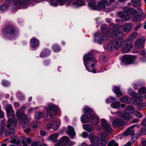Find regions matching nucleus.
<instances>
[{
  "label": "nucleus",
  "mask_w": 146,
  "mask_h": 146,
  "mask_svg": "<svg viewBox=\"0 0 146 146\" xmlns=\"http://www.w3.org/2000/svg\"><path fill=\"white\" fill-rule=\"evenodd\" d=\"M84 112L88 115H90V121L94 125H97L99 122V117L94 113L93 111L89 108L85 106L83 109Z\"/></svg>",
  "instance_id": "39448f33"
},
{
  "label": "nucleus",
  "mask_w": 146,
  "mask_h": 146,
  "mask_svg": "<svg viewBox=\"0 0 146 146\" xmlns=\"http://www.w3.org/2000/svg\"><path fill=\"white\" fill-rule=\"evenodd\" d=\"M52 48L55 52H58L61 50L60 48L57 44H54L52 46Z\"/></svg>",
  "instance_id": "79ce46f5"
},
{
  "label": "nucleus",
  "mask_w": 146,
  "mask_h": 146,
  "mask_svg": "<svg viewBox=\"0 0 146 146\" xmlns=\"http://www.w3.org/2000/svg\"><path fill=\"white\" fill-rule=\"evenodd\" d=\"M33 0H7L6 4L13 11L20 9L27 8L28 2Z\"/></svg>",
  "instance_id": "f03ea898"
},
{
  "label": "nucleus",
  "mask_w": 146,
  "mask_h": 146,
  "mask_svg": "<svg viewBox=\"0 0 146 146\" xmlns=\"http://www.w3.org/2000/svg\"><path fill=\"white\" fill-rule=\"evenodd\" d=\"M2 84L4 87L8 86L10 85L9 83H2Z\"/></svg>",
  "instance_id": "680f3d73"
},
{
  "label": "nucleus",
  "mask_w": 146,
  "mask_h": 146,
  "mask_svg": "<svg viewBox=\"0 0 146 146\" xmlns=\"http://www.w3.org/2000/svg\"><path fill=\"white\" fill-rule=\"evenodd\" d=\"M83 128L84 130L89 132H92L94 129V127L90 124L83 125Z\"/></svg>",
  "instance_id": "c756f323"
},
{
  "label": "nucleus",
  "mask_w": 146,
  "mask_h": 146,
  "mask_svg": "<svg viewBox=\"0 0 146 146\" xmlns=\"http://www.w3.org/2000/svg\"><path fill=\"white\" fill-rule=\"evenodd\" d=\"M8 6L7 4H4L0 6V11H5L8 7Z\"/></svg>",
  "instance_id": "37998d69"
},
{
  "label": "nucleus",
  "mask_w": 146,
  "mask_h": 146,
  "mask_svg": "<svg viewBox=\"0 0 146 146\" xmlns=\"http://www.w3.org/2000/svg\"><path fill=\"white\" fill-rule=\"evenodd\" d=\"M101 124L104 129L109 132L112 131L111 128L110 126L109 123L103 119H101Z\"/></svg>",
  "instance_id": "f3484780"
},
{
  "label": "nucleus",
  "mask_w": 146,
  "mask_h": 146,
  "mask_svg": "<svg viewBox=\"0 0 146 146\" xmlns=\"http://www.w3.org/2000/svg\"><path fill=\"white\" fill-rule=\"evenodd\" d=\"M142 19L141 16L140 15H137L134 16L132 19V21L133 22H137Z\"/></svg>",
  "instance_id": "f704fd0d"
},
{
  "label": "nucleus",
  "mask_w": 146,
  "mask_h": 146,
  "mask_svg": "<svg viewBox=\"0 0 146 146\" xmlns=\"http://www.w3.org/2000/svg\"><path fill=\"white\" fill-rule=\"evenodd\" d=\"M113 91L115 93L118 97L122 95L119 88L116 86L113 87Z\"/></svg>",
  "instance_id": "2f4dec72"
},
{
  "label": "nucleus",
  "mask_w": 146,
  "mask_h": 146,
  "mask_svg": "<svg viewBox=\"0 0 146 146\" xmlns=\"http://www.w3.org/2000/svg\"><path fill=\"white\" fill-rule=\"evenodd\" d=\"M31 129L29 128H28L24 130V132L27 133H28L31 132Z\"/></svg>",
  "instance_id": "0e129e2a"
},
{
  "label": "nucleus",
  "mask_w": 146,
  "mask_h": 146,
  "mask_svg": "<svg viewBox=\"0 0 146 146\" xmlns=\"http://www.w3.org/2000/svg\"><path fill=\"white\" fill-rule=\"evenodd\" d=\"M141 132L143 134H146V127L145 128H142L141 129Z\"/></svg>",
  "instance_id": "6e6d98bb"
},
{
  "label": "nucleus",
  "mask_w": 146,
  "mask_h": 146,
  "mask_svg": "<svg viewBox=\"0 0 146 146\" xmlns=\"http://www.w3.org/2000/svg\"><path fill=\"white\" fill-rule=\"evenodd\" d=\"M141 124L144 126L146 125V118L142 121Z\"/></svg>",
  "instance_id": "bf43d9fd"
},
{
  "label": "nucleus",
  "mask_w": 146,
  "mask_h": 146,
  "mask_svg": "<svg viewBox=\"0 0 146 146\" xmlns=\"http://www.w3.org/2000/svg\"><path fill=\"white\" fill-rule=\"evenodd\" d=\"M17 121L15 119H9L7 122L6 127L1 126L0 128L1 131L4 132L6 136H9L14 134L15 130L13 128H11L13 126L16 125Z\"/></svg>",
  "instance_id": "20e7f679"
},
{
  "label": "nucleus",
  "mask_w": 146,
  "mask_h": 146,
  "mask_svg": "<svg viewBox=\"0 0 146 146\" xmlns=\"http://www.w3.org/2000/svg\"><path fill=\"white\" fill-rule=\"evenodd\" d=\"M136 58L135 56L124 55L123 56L122 60L125 64H129L132 63Z\"/></svg>",
  "instance_id": "2eb2a0df"
},
{
  "label": "nucleus",
  "mask_w": 146,
  "mask_h": 146,
  "mask_svg": "<svg viewBox=\"0 0 146 146\" xmlns=\"http://www.w3.org/2000/svg\"><path fill=\"white\" fill-rule=\"evenodd\" d=\"M120 106V103L118 101L112 103L111 105V107L114 108L118 109Z\"/></svg>",
  "instance_id": "c9c22d12"
},
{
  "label": "nucleus",
  "mask_w": 146,
  "mask_h": 146,
  "mask_svg": "<svg viewBox=\"0 0 146 146\" xmlns=\"http://www.w3.org/2000/svg\"><path fill=\"white\" fill-rule=\"evenodd\" d=\"M137 33L136 32L132 33L129 37L130 40H133L137 37Z\"/></svg>",
  "instance_id": "c03bdc74"
},
{
  "label": "nucleus",
  "mask_w": 146,
  "mask_h": 146,
  "mask_svg": "<svg viewBox=\"0 0 146 146\" xmlns=\"http://www.w3.org/2000/svg\"><path fill=\"white\" fill-rule=\"evenodd\" d=\"M114 144V141L112 140L111 141L108 145V146H113Z\"/></svg>",
  "instance_id": "5fc2aeb1"
},
{
  "label": "nucleus",
  "mask_w": 146,
  "mask_h": 146,
  "mask_svg": "<svg viewBox=\"0 0 146 146\" xmlns=\"http://www.w3.org/2000/svg\"><path fill=\"white\" fill-rule=\"evenodd\" d=\"M128 98L127 97H125L121 99V102H124L126 103H128Z\"/></svg>",
  "instance_id": "8fccbe9b"
},
{
  "label": "nucleus",
  "mask_w": 146,
  "mask_h": 146,
  "mask_svg": "<svg viewBox=\"0 0 146 146\" xmlns=\"http://www.w3.org/2000/svg\"><path fill=\"white\" fill-rule=\"evenodd\" d=\"M135 110L134 107L129 106L125 108L124 113L121 115V117L124 120H129L130 118V114L134 113Z\"/></svg>",
  "instance_id": "9b49d317"
},
{
  "label": "nucleus",
  "mask_w": 146,
  "mask_h": 146,
  "mask_svg": "<svg viewBox=\"0 0 146 146\" xmlns=\"http://www.w3.org/2000/svg\"><path fill=\"white\" fill-rule=\"evenodd\" d=\"M59 110V108L55 105L52 104H49L46 110L47 115H49L51 118L54 117L55 115V113Z\"/></svg>",
  "instance_id": "f8f14e48"
},
{
  "label": "nucleus",
  "mask_w": 146,
  "mask_h": 146,
  "mask_svg": "<svg viewBox=\"0 0 146 146\" xmlns=\"http://www.w3.org/2000/svg\"><path fill=\"white\" fill-rule=\"evenodd\" d=\"M46 145L44 143H41L39 142H33L31 144L32 146H46Z\"/></svg>",
  "instance_id": "a19ab883"
},
{
  "label": "nucleus",
  "mask_w": 146,
  "mask_h": 146,
  "mask_svg": "<svg viewBox=\"0 0 146 146\" xmlns=\"http://www.w3.org/2000/svg\"><path fill=\"white\" fill-rule=\"evenodd\" d=\"M133 6L134 7L139 6L141 5L140 0H131Z\"/></svg>",
  "instance_id": "e433bc0d"
},
{
  "label": "nucleus",
  "mask_w": 146,
  "mask_h": 146,
  "mask_svg": "<svg viewBox=\"0 0 146 146\" xmlns=\"http://www.w3.org/2000/svg\"><path fill=\"white\" fill-rule=\"evenodd\" d=\"M17 96L21 100H23L24 98V96L22 95L21 93L20 92H18Z\"/></svg>",
  "instance_id": "3c124183"
},
{
  "label": "nucleus",
  "mask_w": 146,
  "mask_h": 146,
  "mask_svg": "<svg viewBox=\"0 0 146 146\" xmlns=\"http://www.w3.org/2000/svg\"><path fill=\"white\" fill-rule=\"evenodd\" d=\"M89 138L92 145H97L100 143H99V139L98 137L96 136L93 134L90 135L89 137Z\"/></svg>",
  "instance_id": "a211bd4d"
},
{
  "label": "nucleus",
  "mask_w": 146,
  "mask_h": 146,
  "mask_svg": "<svg viewBox=\"0 0 146 146\" xmlns=\"http://www.w3.org/2000/svg\"><path fill=\"white\" fill-rule=\"evenodd\" d=\"M135 125H133L128 128L126 132L124 133L123 135L124 136H127L128 135H133L134 133V131L132 129L135 127Z\"/></svg>",
  "instance_id": "393cba45"
},
{
  "label": "nucleus",
  "mask_w": 146,
  "mask_h": 146,
  "mask_svg": "<svg viewBox=\"0 0 146 146\" xmlns=\"http://www.w3.org/2000/svg\"><path fill=\"white\" fill-rule=\"evenodd\" d=\"M119 16L121 18L123 21L129 20L131 18V17L128 15H125V13L122 11H120L118 13Z\"/></svg>",
  "instance_id": "5701e85b"
},
{
  "label": "nucleus",
  "mask_w": 146,
  "mask_h": 146,
  "mask_svg": "<svg viewBox=\"0 0 146 146\" xmlns=\"http://www.w3.org/2000/svg\"><path fill=\"white\" fill-rule=\"evenodd\" d=\"M132 40L130 39L127 38L122 42L121 48L122 49V52L125 53L129 52L133 47V45L131 43Z\"/></svg>",
  "instance_id": "9d476101"
},
{
  "label": "nucleus",
  "mask_w": 146,
  "mask_h": 146,
  "mask_svg": "<svg viewBox=\"0 0 146 146\" xmlns=\"http://www.w3.org/2000/svg\"><path fill=\"white\" fill-rule=\"evenodd\" d=\"M138 95L136 97L134 96V98H135V100H137L138 101L141 102L143 101V98L142 96H139L138 97Z\"/></svg>",
  "instance_id": "de8ad7c7"
},
{
  "label": "nucleus",
  "mask_w": 146,
  "mask_h": 146,
  "mask_svg": "<svg viewBox=\"0 0 146 146\" xmlns=\"http://www.w3.org/2000/svg\"><path fill=\"white\" fill-rule=\"evenodd\" d=\"M5 109L8 115H10V114H11L13 116L15 115L13 114L14 111L11 105L8 104L7 105L5 106Z\"/></svg>",
  "instance_id": "a878e982"
},
{
  "label": "nucleus",
  "mask_w": 146,
  "mask_h": 146,
  "mask_svg": "<svg viewBox=\"0 0 146 146\" xmlns=\"http://www.w3.org/2000/svg\"><path fill=\"white\" fill-rule=\"evenodd\" d=\"M121 119H117L114 120L112 122V124L115 127L120 126L123 125V121L124 120L122 118Z\"/></svg>",
  "instance_id": "b1692460"
},
{
  "label": "nucleus",
  "mask_w": 146,
  "mask_h": 146,
  "mask_svg": "<svg viewBox=\"0 0 146 146\" xmlns=\"http://www.w3.org/2000/svg\"><path fill=\"white\" fill-rule=\"evenodd\" d=\"M30 44L31 47H36L39 44V40L36 37H33L31 40Z\"/></svg>",
  "instance_id": "bb28decb"
},
{
  "label": "nucleus",
  "mask_w": 146,
  "mask_h": 146,
  "mask_svg": "<svg viewBox=\"0 0 146 146\" xmlns=\"http://www.w3.org/2000/svg\"><path fill=\"white\" fill-rule=\"evenodd\" d=\"M132 103L135 105H137V106L139 108L144 107L146 106V103H145L141 102L138 101L137 100H132Z\"/></svg>",
  "instance_id": "c85d7f7f"
},
{
  "label": "nucleus",
  "mask_w": 146,
  "mask_h": 146,
  "mask_svg": "<svg viewBox=\"0 0 146 146\" xmlns=\"http://www.w3.org/2000/svg\"><path fill=\"white\" fill-rule=\"evenodd\" d=\"M142 144L143 146H146V140H144L142 141Z\"/></svg>",
  "instance_id": "69168bd1"
},
{
  "label": "nucleus",
  "mask_w": 146,
  "mask_h": 146,
  "mask_svg": "<svg viewBox=\"0 0 146 146\" xmlns=\"http://www.w3.org/2000/svg\"><path fill=\"white\" fill-rule=\"evenodd\" d=\"M137 14V13H142V10L140 8H138L137 9V10H136Z\"/></svg>",
  "instance_id": "e2e57ef3"
},
{
  "label": "nucleus",
  "mask_w": 146,
  "mask_h": 146,
  "mask_svg": "<svg viewBox=\"0 0 146 146\" xmlns=\"http://www.w3.org/2000/svg\"><path fill=\"white\" fill-rule=\"evenodd\" d=\"M132 25L130 23H126L123 26L122 30L124 32L127 33L130 31Z\"/></svg>",
  "instance_id": "cd10ccee"
},
{
  "label": "nucleus",
  "mask_w": 146,
  "mask_h": 146,
  "mask_svg": "<svg viewBox=\"0 0 146 146\" xmlns=\"http://www.w3.org/2000/svg\"><path fill=\"white\" fill-rule=\"evenodd\" d=\"M128 91L129 94L132 96L133 98L134 96H135L136 97L138 96V94L137 93H135L133 91L132 88H129L128 90Z\"/></svg>",
  "instance_id": "4c0bfd02"
},
{
  "label": "nucleus",
  "mask_w": 146,
  "mask_h": 146,
  "mask_svg": "<svg viewBox=\"0 0 146 146\" xmlns=\"http://www.w3.org/2000/svg\"><path fill=\"white\" fill-rule=\"evenodd\" d=\"M43 115V112H36L35 113V116L36 119L38 120L41 117H42Z\"/></svg>",
  "instance_id": "58836bf2"
},
{
  "label": "nucleus",
  "mask_w": 146,
  "mask_h": 146,
  "mask_svg": "<svg viewBox=\"0 0 146 146\" xmlns=\"http://www.w3.org/2000/svg\"><path fill=\"white\" fill-rule=\"evenodd\" d=\"M72 3V5L74 7H78L85 5V3L83 0H70Z\"/></svg>",
  "instance_id": "6ab92c4d"
},
{
  "label": "nucleus",
  "mask_w": 146,
  "mask_h": 146,
  "mask_svg": "<svg viewBox=\"0 0 146 146\" xmlns=\"http://www.w3.org/2000/svg\"><path fill=\"white\" fill-rule=\"evenodd\" d=\"M50 51L48 49L44 50L40 54V56L41 57H45L50 54Z\"/></svg>",
  "instance_id": "72a5a7b5"
},
{
  "label": "nucleus",
  "mask_w": 146,
  "mask_h": 146,
  "mask_svg": "<svg viewBox=\"0 0 146 146\" xmlns=\"http://www.w3.org/2000/svg\"><path fill=\"white\" fill-rule=\"evenodd\" d=\"M145 39L144 38H138L135 42V46L137 48H141L143 47V45Z\"/></svg>",
  "instance_id": "412c9836"
},
{
  "label": "nucleus",
  "mask_w": 146,
  "mask_h": 146,
  "mask_svg": "<svg viewBox=\"0 0 146 146\" xmlns=\"http://www.w3.org/2000/svg\"><path fill=\"white\" fill-rule=\"evenodd\" d=\"M60 124V121L59 119H57L54 120L52 124L48 123L46 125V129L49 130L52 128L54 131H56L58 129Z\"/></svg>",
  "instance_id": "4468645a"
},
{
  "label": "nucleus",
  "mask_w": 146,
  "mask_h": 146,
  "mask_svg": "<svg viewBox=\"0 0 146 146\" xmlns=\"http://www.w3.org/2000/svg\"><path fill=\"white\" fill-rule=\"evenodd\" d=\"M14 105L15 107L17 108L19 106V103L17 102H15L14 103Z\"/></svg>",
  "instance_id": "052dcab7"
},
{
  "label": "nucleus",
  "mask_w": 146,
  "mask_h": 146,
  "mask_svg": "<svg viewBox=\"0 0 146 146\" xmlns=\"http://www.w3.org/2000/svg\"><path fill=\"white\" fill-rule=\"evenodd\" d=\"M138 93L141 95L144 94L146 93V89L145 87L142 86L138 90Z\"/></svg>",
  "instance_id": "ea45409f"
},
{
  "label": "nucleus",
  "mask_w": 146,
  "mask_h": 146,
  "mask_svg": "<svg viewBox=\"0 0 146 146\" xmlns=\"http://www.w3.org/2000/svg\"><path fill=\"white\" fill-rule=\"evenodd\" d=\"M134 114L139 117H142L143 115L139 111L135 110Z\"/></svg>",
  "instance_id": "a18cd8bd"
},
{
  "label": "nucleus",
  "mask_w": 146,
  "mask_h": 146,
  "mask_svg": "<svg viewBox=\"0 0 146 146\" xmlns=\"http://www.w3.org/2000/svg\"><path fill=\"white\" fill-rule=\"evenodd\" d=\"M141 26V24L139 23L138 24V25L137 26L135 27V29L136 30L137 29L139 28Z\"/></svg>",
  "instance_id": "774afa93"
},
{
  "label": "nucleus",
  "mask_w": 146,
  "mask_h": 146,
  "mask_svg": "<svg viewBox=\"0 0 146 146\" xmlns=\"http://www.w3.org/2000/svg\"><path fill=\"white\" fill-rule=\"evenodd\" d=\"M75 143V142L70 141L68 137L64 136L57 141L55 143L54 146H71Z\"/></svg>",
  "instance_id": "0eeeda50"
},
{
  "label": "nucleus",
  "mask_w": 146,
  "mask_h": 146,
  "mask_svg": "<svg viewBox=\"0 0 146 146\" xmlns=\"http://www.w3.org/2000/svg\"><path fill=\"white\" fill-rule=\"evenodd\" d=\"M98 136L101 139V140L100 143L98 144V146H106L107 142L106 138L108 137V135L106 133L103 132L99 133Z\"/></svg>",
  "instance_id": "dca6fc26"
},
{
  "label": "nucleus",
  "mask_w": 146,
  "mask_h": 146,
  "mask_svg": "<svg viewBox=\"0 0 146 146\" xmlns=\"http://www.w3.org/2000/svg\"><path fill=\"white\" fill-rule=\"evenodd\" d=\"M16 115L22 126L26 127L28 125L29 121L28 118L23 112L21 110H18L17 112Z\"/></svg>",
  "instance_id": "423d86ee"
},
{
  "label": "nucleus",
  "mask_w": 146,
  "mask_h": 146,
  "mask_svg": "<svg viewBox=\"0 0 146 146\" xmlns=\"http://www.w3.org/2000/svg\"><path fill=\"white\" fill-rule=\"evenodd\" d=\"M105 29L101 28V33H97L95 34L94 41L98 44H102L107 39V38L105 36Z\"/></svg>",
  "instance_id": "1a4fd4ad"
},
{
  "label": "nucleus",
  "mask_w": 146,
  "mask_h": 146,
  "mask_svg": "<svg viewBox=\"0 0 146 146\" xmlns=\"http://www.w3.org/2000/svg\"><path fill=\"white\" fill-rule=\"evenodd\" d=\"M112 27V29L109 30L106 33L107 36L116 39L109 42L107 45L106 49L110 51L119 49L123 41L122 37L124 35L123 32L118 30L117 26L113 25Z\"/></svg>",
  "instance_id": "f257e3e1"
},
{
  "label": "nucleus",
  "mask_w": 146,
  "mask_h": 146,
  "mask_svg": "<svg viewBox=\"0 0 146 146\" xmlns=\"http://www.w3.org/2000/svg\"><path fill=\"white\" fill-rule=\"evenodd\" d=\"M26 141L28 143L30 144L31 143L32 141L31 139H27Z\"/></svg>",
  "instance_id": "338daca9"
},
{
  "label": "nucleus",
  "mask_w": 146,
  "mask_h": 146,
  "mask_svg": "<svg viewBox=\"0 0 146 146\" xmlns=\"http://www.w3.org/2000/svg\"><path fill=\"white\" fill-rule=\"evenodd\" d=\"M140 54L141 55L143 56H146V50H142L140 53Z\"/></svg>",
  "instance_id": "864d4df0"
},
{
  "label": "nucleus",
  "mask_w": 146,
  "mask_h": 146,
  "mask_svg": "<svg viewBox=\"0 0 146 146\" xmlns=\"http://www.w3.org/2000/svg\"><path fill=\"white\" fill-rule=\"evenodd\" d=\"M88 116L85 115H83L81 118V121L83 123H88L90 120V119L89 118L90 115H88L86 114Z\"/></svg>",
  "instance_id": "473e14b6"
},
{
  "label": "nucleus",
  "mask_w": 146,
  "mask_h": 146,
  "mask_svg": "<svg viewBox=\"0 0 146 146\" xmlns=\"http://www.w3.org/2000/svg\"><path fill=\"white\" fill-rule=\"evenodd\" d=\"M123 9L125 11H126L127 14L129 15H134L137 14L136 10L132 8H130L127 9V7H125Z\"/></svg>",
  "instance_id": "4be33fe9"
},
{
  "label": "nucleus",
  "mask_w": 146,
  "mask_h": 146,
  "mask_svg": "<svg viewBox=\"0 0 146 146\" xmlns=\"http://www.w3.org/2000/svg\"><path fill=\"white\" fill-rule=\"evenodd\" d=\"M34 108H31L29 109L28 111V113L29 114H31L32 112L33 111V110H35Z\"/></svg>",
  "instance_id": "13d9d810"
},
{
  "label": "nucleus",
  "mask_w": 146,
  "mask_h": 146,
  "mask_svg": "<svg viewBox=\"0 0 146 146\" xmlns=\"http://www.w3.org/2000/svg\"><path fill=\"white\" fill-rule=\"evenodd\" d=\"M4 33L6 37H10L17 35L18 33V30L12 26L6 27L4 30Z\"/></svg>",
  "instance_id": "6e6552de"
},
{
  "label": "nucleus",
  "mask_w": 146,
  "mask_h": 146,
  "mask_svg": "<svg viewBox=\"0 0 146 146\" xmlns=\"http://www.w3.org/2000/svg\"><path fill=\"white\" fill-rule=\"evenodd\" d=\"M58 135L57 133L51 135L48 137L47 140L48 141H52L53 142H54L57 139Z\"/></svg>",
  "instance_id": "7c9ffc66"
},
{
  "label": "nucleus",
  "mask_w": 146,
  "mask_h": 146,
  "mask_svg": "<svg viewBox=\"0 0 146 146\" xmlns=\"http://www.w3.org/2000/svg\"><path fill=\"white\" fill-rule=\"evenodd\" d=\"M88 135L86 132H84L82 133V137L84 138H86L88 137Z\"/></svg>",
  "instance_id": "4d7b16f0"
},
{
  "label": "nucleus",
  "mask_w": 146,
  "mask_h": 146,
  "mask_svg": "<svg viewBox=\"0 0 146 146\" xmlns=\"http://www.w3.org/2000/svg\"><path fill=\"white\" fill-rule=\"evenodd\" d=\"M68 135L71 138H74L76 134L74 128L69 125L68 126Z\"/></svg>",
  "instance_id": "aec40b11"
},
{
  "label": "nucleus",
  "mask_w": 146,
  "mask_h": 146,
  "mask_svg": "<svg viewBox=\"0 0 146 146\" xmlns=\"http://www.w3.org/2000/svg\"><path fill=\"white\" fill-rule=\"evenodd\" d=\"M41 136L42 137H44L46 135V133L45 131L43 130H41L40 132Z\"/></svg>",
  "instance_id": "603ef678"
},
{
  "label": "nucleus",
  "mask_w": 146,
  "mask_h": 146,
  "mask_svg": "<svg viewBox=\"0 0 146 146\" xmlns=\"http://www.w3.org/2000/svg\"><path fill=\"white\" fill-rule=\"evenodd\" d=\"M38 123L37 122H32L31 124V126L35 129H36L38 127Z\"/></svg>",
  "instance_id": "49530a36"
},
{
  "label": "nucleus",
  "mask_w": 146,
  "mask_h": 146,
  "mask_svg": "<svg viewBox=\"0 0 146 146\" xmlns=\"http://www.w3.org/2000/svg\"><path fill=\"white\" fill-rule=\"evenodd\" d=\"M84 64L88 71L95 73L96 72L94 66L96 65V60L91 54H88L84 56Z\"/></svg>",
  "instance_id": "7ed1b4c3"
},
{
  "label": "nucleus",
  "mask_w": 146,
  "mask_h": 146,
  "mask_svg": "<svg viewBox=\"0 0 146 146\" xmlns=\"http://www.w3.org/2000/svg\"><path fill=\"white\" fill-rule=\"evenodd\" d=\"M115 98L112 97H110L109 99L106 100V102L107 103L115 101Z\"/></svg>",
  "instance_id": "09e8293b"
},
{
  "label": "nucleus",
  "mask_w": 146,
  "mask_h": 146,
  "mask_svg": "<svg viewBox=\"0 0 146 146\" xmlns=\"http://www.w3.org/2000/svg\"><path fill=\"white\" fill-rule=\"evenodd\" d=\"M33 1H35L37 3L42 2L43 0H33ZM67 1V0H49V3L50 5L54 7H56L58 5H62L63 3Z\"/></svg>",
  "instance_id": "ddd939ff"
}]
</instances>
